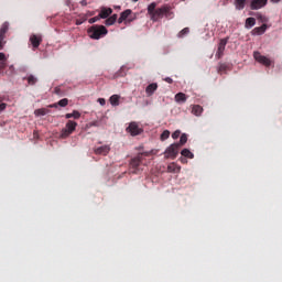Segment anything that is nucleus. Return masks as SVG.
Masks as SVG:
<instances>
[{"instance_id": "nucleus-1", "label": "nucleus", "mask_w": 282, "mask_h": 282, "mask_svg": "<svg viewBox=\"0 0 282 282\" xmlns=\"http://www.w3.org/2000/svg\"><path fill=\"white\" fill-rule=\"evenodd\" d=\"M156 7H158L156 2H152L148 7V13L151 20L158 21L161 18H164V15L165 18H169V19L174 18V13L170 4H163V7H160L158 9Z\"/></svg>"}, {"instance_id": "nucleus-2", "label": "nucleus", "mask_w": 282, "mask_h": 282, "mask_svg": "<svg viewBox=\"0 0 282 282\" xmlns=\"http://www.w3.org/2000/svg\"><path fill=\"white\" fill-rule=\"evenodd\" d=\"M88 34L90 39H101V36H106V34H108V30L105 25H93L89 28Z\"/></svg>"}, {"instance_id": "nucleus-3", "label": "nucleus", "mask_w": 282, "mask_h": 282, "mask_svg": "<svg viewBox=\"0 0 282 282\" xmlns=\"http://www.w3.org/2000/svg\"><path fill=\"white\" fill-rule=\"evenodd\" d=\"M67 120L68 121L66 122L64 129H62V139H67V137H70V133H73V131H75L76 127L78 126V122L75 120H70V118H67Z\"/></svg>"}, {"instance_id": "nucleus-4", "label": "nucleus", "mask_w": 282, "mask_h": 282, "mask_svg": "<svg viewBox=\"0 0 282 282\" xmlns=\"http://www.w3.org/2000/svg\"><path fill=\"white\" fill-rule=\"evenodd\" d=\"M178 152H180L178 143H172L165 149V152H164L165 159L176 160Z\"/></svg>"}, {"instance_id": "nucleus-5", "label": "nucleus", "mask_w": 282, "mask_h": 282, "mask_svg": "<svg viewBox=\"0 0 282 282\" xmlns=\"http://www.w3.org/2000/svg\"><path fill=\"white\" fill-rule=\"evenodd\" d=\"M269 0H250V9L252 11H259V9H264Z\"/></svg>"}, {"instance_id": "nucleus-6", "label": "nucleus", "mask_w": 282, "mask_h": 282, "mask_svg": "<svg viewBox=\"0 0 282 282\" xmlns=\"http://www.w3.org/2000/svg\"><path fill=\"white\" fill-rule=\"evenodd\" d=\"M142 154H137V158H133L130 162V166L132 169V173H139L140 169V164H142Z\"/></svg>"}, {"instance_id": "nucleus-7", "label": "nucleus", "mask_w": 282, "mask_h": 282, "mask_svg": "<svg viewBox=\"0 0 282 282\" xmlns=\"http://www.w3.org/2000/svg\"><path fill=\"white\" fill-rule=\"evenodd\" d=\"M9 30V22H3V25L0 28V51H2L4 48V39H6V34Z\"/></svg>"}, {"instance_id": "nucleus-8", "label": "nucleus", "mask_w": 282, "mask_h": 282, "mask_svg": "<svg viewBox=\"0 0 282 282\" xmlns=\"http://www.w3.org/2000/svg\"><path fill=\"white\" fill-rule=\"evenodd\" d=\"M253 57L254 59H257V62H260V64H264V66H271L272 64V59H270V57L261 55V53H259L258 51L253 53Z\"/></svg>"}, {"instance_id": "nucleus-9", "label": "nucleus", "mask_w": 282, "mask_h": 282, "mask_svg": "<svg viewBox=\"0 0 282 282\" xmlns=\"http://www.w3.org/2000/svg\"><path fill=\"white\" fill-rule=\"evenodd\" d=\"M127 131H129L132 137H138L139 133H142L143 129L139 127L138 122H130L129 127H127Z\"/></svg>"}, {"instance_id": "nucleus-10", "label": "nucleus", "mask_w": 282, "mask_h": 282, "mask_svg": "<svg viewBox=\"0 0 282 282\" xmlns=\"http://www.w3.org/2000/svg\"><path fill=\"white\" fill-rule=\"evenodd\" d=\"M135 18L137 14L134 13V15H132L131 9H126V11H122V13L120 14L118 22L121 23L123 22V20H129L131 22L132 20H135Z\"/></svg>"}, {"instance_id": "nucleus-11", "label": "nucleus", "mask_w": 282, "mask_h": 282, "mask_svg": "<svg viewBox=\"0 0 282 282\" xmlns=\"http://www.w3.org/2000/svg\"><path fill=\"white\" fill-rule=\"evenodd\" d=\"M227 43H228V39H220L218 43V51L216 53V56L218 58L223 57Z\"/></svg>"}, {"instance_id": "nucleus-12", "label": "nucleus", "mask_w": 282, "mask_h": 282, "mask_svg": "<svg viewBox=\"0 0 282 282\" xmlns=\"http://www.w3.org/2000/svg\"><path fill=\"white\" fill-rule=\"evenodd\" d=\"M110 150V145H99L98 148H95V153L96 155H109Z\"/></svg>"}, {"instance_id": "nucleus-13", "label": "nucleus", "mask_w": 282, "mask_h": 282, "mask_svg": "<svg viewBox=\"0 0 282 282\" xmlns=\"http://www.w3.org/2000/svg\"><path fill=\"white\" fill-rule=\"evenodd\" d=\"M30 41L33 45V48H39V45H41L43 39L40 34H31Z\"/></svg>"}, {"instance_id": "nucleus-14", "label": "nucleus", "mask_w": 282, "mask_h": 282, "mask_svg": "<svg viewBox=\"0 0 282 282\" xmlns=\"http://www.w3.org/2000/svg\"><path fill=\"white\" fill-rule=\"evenodd\" d=\"M267 30H268V25H261L260 28H253V30L251 31V34L253 36L265 34Z\"/></svg>"}, {"instance_id": "nucleus-15", "label": "nucleus", "mask_w": 282, "mask_h": 282, "mask_svg": "<svg viewBox=\"0 0 282 282\" xmlns=\"http://www.w3.org/2000/svg\"><path fill=\"white\" fill-rule=\"evenodd\" d=\"M158 87V83H150V85H148V87L145 88L147 95H153L156 91Z\"/></svg>"}, {"instance_id": "nucleus-16", "label": "nucleus", "mask_w": 282, "mask_h": 282, "mask_svg": "<svg viewBox=\"0 0 282 282\" xmlns=\"http://www.w3.org/2000/svg\"><path fill=\"white\" fill-rule=\"evenodd\" d=\"M182 166L180 164H176V162H172L167 165V171L170 173H178L181 171Z\"/></svg>"}, {"instance_id": "nucleus-17", "label": "nucleus", "mask_w": 282, "mask_h": 282, "mask_svg": "<svg viewBox=\"0 0 282 282\" xmlns=\"http://www.w3.org/2000/svg\"><path fill=\"white\" fill-rule=\"evenodd\" d=\"M116 20H118V14L113 13V15H108L107 20H105V25H115Z\"/></svg>"}, {"instance_id": "nucleus-18", "label": "nucleus", "mask_w": 282, "mask_h": 282, "mask_svg": "<svg viewBox=\"0 0 282 282\" xmlns=\"http://www.w3.org/2000/svg\"><path fill=\"white\" fill-rule=\"evenodd\" d=\"M203 111H204V108L199 104H196L195 106L192 107V113L194 116H202Z\"/></svg>"}, {"instance_id": "nucleus-19", "label": "nucleus", "mask_w": 282, "mask_h": 282, "mask_svg": "<svg viewBox=\"0 0 282 282\" xmlns=\"http://www.w3.org/2000/svg\"><path fill=\"white\" fill-rule=\"evenodd\" d=\"M112 9L111 8H102L99 13V18H106L108 20L109 15H111Z\"/></svg>"}, {"instance_id": "nucleus-20", "label": "nucleus", "mask_w": 282, "mask_h": 282, "mask_svg": "<svg viewBox=\"0 0 282 282\" xmlns=\"http://www.w3.org/2000/svg\"><path fill=\"white\" fill-rule=\"evenodd\" d=\"M47 113H51L50 108H36L34 110L35 116H47Z\"/></svg>"}, {"instance_id": "nucleus-21", "label": "nucleus", "mask_w": 282, "mask_h": 282, "mask_svg": "<svg viewBox=\"0 0 282 282\" xmlns=\"http://www.w3.org/2000/svg\"><path fill=\"white\" fill-rule=\"evenodd\" d=\"M254 25H256V18L250 17L246 19L245 28L250 30L251 28H254Z\"/></svg>"}, {"instance_id": "nucleus-22", "label": "nucleus", "mask_w": 282, "mask_h": 282, "mask_svg": "<svg viewBox=\"0 0 282 282\" xmlns=\"http://www.w3.org/2000/svg\"><path fill=\"white\" fill-rule=\"evenodd\" d=\"M181 155H183L184 158H188L189 160L194 159V152H192V150H189L188 148H184L181 152Z\"/></svg>"}, {"instance_id": "nucleus-23", "label": "nucleus", "mask_w": 282, "mask_h": 282, "mask_svg": "<svg viewBox=\"0 0 282 282\" xmlns=\"http://www.w3.org/2000/svg\"><path fill=\"white\" fill-rule=\"evenodd\" d=\"M80 116V110H73V113H66L65 118H74V120H78Z\"/></svg>"}, {"instance_id": "nucleus-24", "label": "nucleus", "mask_w": 282, "mask_h": 282, "mask_svg": "<svg viewBox=\"0 0 282 282\" xmlns=\"http://www.w3.org/2000/svg\"><path fill=\"white\" fill-rule=\"evenodd\" d=\"M6 66H7L6 53H0V69H6Z\"/></svg>"}, {"instance_id": "nucleus-25", "label": "nucleus", "mask_w": 282, "mask_h": 282, "mask_svg": "<svg viewBox=\"0 0 282 282\" xmlns=\"http://www.w3.org/2000/svg\"><path fill=\"white\" fill-rule=\"evenodd\" d=\"M235 4L238 11H242V9L246 7V0H235Z\"/></svg>"}, {"instance_id": "nucleus-26", "label": "nucleus", "mask_w": 282, "mask_h": 282, "mask_svg": "<svg viewBox=\"0 0 282 282\" xmlns=\"http://www.w3.org/2000/svg\"><path fill=\"white\" fill-rule=\"evenodd\" d=\"M175 100L177 101V102H185L186 100H187V97H186V95L184 94V93H177L176 95H175Z\"/></svg>"}, {"instance_id": "nucleus-27", "label": "nucleus", "mask_w": 282, "mask_h": 282, "mask_svg": "<svg viewBox=\"0 0 282 282\" xmlns=\"http://www.w3.org/2000/svg\"><path fill=\"white\" fill-rule=\"evenodd\" d=\"M110 104L112 106H119V104H120V96L119 95H112L110 97Z\"/></svg>"}, {"instance_id": "nucleus-28", "label": "nucleus", "mask_w": 282, "mask_h": 282, "mask_svg": "<svg viewBox=\"0 0 282 282\" xmlns=\"http://www.w3.org/2000/svg\"><path fill=\"white\" fill-rule=\"evenodd\" d=\"M187 141H188L187 134H182L180 138V142L177 143L178 151H180V148H182V145H185V143H187Z\"/></svg>"}, {"instance_id": "nucleus-29", "label": "nucleus", "mask_w": 282, "mask_h": 282, "mask_svg": "<svg viewBox=\"0 0 282 282\" xmlns=\"http://www.w3.org/2000/svg\"><path fill=\"white\" fill-rule=\"evenodd\" d=\"M228 69V64L226 63H220L218 65V74H225Z\"/></svg>"}, {"instance_id": "nucleus-30", "label": "nucleus", "mask_w": 282, "mask_h": 282, "mask_svg": "<svg viewBox=\"0 0 282 282\" xmlns=\"http://www.w3.org/2000/svg\"><path fill=\"white\" fill-rule=\"evenodd\" d=\"M258 20H260V22H262V25H267V22L269 20V18H267V15H263L262 13H256Z\"/></svg>"}, {"instance_id": "nucleus-31", "label": "nucleus", "mask_w": 282, "mask_h": 282, "mask_svg": "<svg viewBox=\"0 0 282 282\" xmlns=\"http://www.w3.org/2000/svg\"><path fill=\"white\" fill-rule=\"evenodd\" d=\"M171 132L169 129H164V132L161 134V141H166V139H170Z\"/></svg>"}, {"instance_id": "nucleus-32", "label": "nucleus", "mask_w": 282, "mask_h": 282, "mask_svg": "<svg viewBox=\"0 0 282 282\" xmlns=\"http://www.w3.org/2000/svg\"><path fill=\"white\" fill-rule=\"evenodd\" d=\"M189 32H191L189 28H184L183 30H181V32H178L177 36L182 39L186 36V34H189Z\"/></svg>"}, {"instance_id": "nucleus-33", "label": "nucleus", "mask_w": 282, "mask_h": 282, "mask_svg": "<svg viewBox=\"0 0 282 282\" xmlns=\"http://www.w3.org/2000/svg\"><path fill=\"white\" fill-rule=\"evenodd\" d=\"M7 74H8L9 76H13V74H15V66H14L13 64H11V65L9 66V69H8V72H7Z\"/></svg>"}, {"instance_id": "nucleus-34", "label": "nucleus", "mask_w": 282, "mask_h": 282, "mask_svg": "<svg viewBox=\"0 0 282 282\" xmlns=\"http://www.w3.org/2000/svg\"><path fill=\"white\" fill-rule=\"evenodd\" d=\"M36 80H37V78L33 75L29 76V78H28V83L30 85H35Z\"/></svg>"}, {"instance_id": "nucleus-35", "label": "nucleus", "mask_w": 282, "mask_h": 282, "mask_svg": "<svg viewBox=\"0 0 282 282\" xmlns=\"http://www.w3.org/2000/svg\"><path fill=\"white\" fill-rule=\"evenodd\" d=\"M98 20H100V14L95 15L94 18H89L90 25L94 26V22H97Z\"/></svg>"}, {"instance_id": "nucleus-36", "label": "nucleus", "mask_w": 282, "mask_h": 282, "mask_svg": "<svg viewBox=\"0 0 282 282\" xmlns=\"http://www.w3.org/2000/svg\"><path fill=\"white\" fill-rule=\"evenodd\" d=\"M67 104H69V99L67 98L59 99L58 101V106H67Z\"/></svg>"}, {"instance_id": "nucleus-37", "label": "nucleus", "mask_w": 282, "mask_h": 282, "mask_svg": "<svg viewBox=\"0 0 282 282\" xmlns=\"http://www.w3.org/2000/svg\"><path fill=\"white\" fill-rule=\"evenodd\" d=\"M180 137H181V130L176 129V131L173 132V134H172V139H178Z\"/></svg>"}, {"instance_id": "nucleus-38", "label": "nucleus", "mask_w": 282, "mask_h": 282, "mask_svg": "<svg viewBox=\"0 0 282 282\" xmlns=\"http://www.w3.org/2000/svg\"><path fill=\"white\" fill-rule=\"evenodd\" d=\"M8 104H0V111H6V108H7Z\"/></svg>"}, {"instance_id": "nucleus-39", "label": "nucleus", "mask_w": 282, "mask_h": 282, "mask_svg": "<svg viewBox=\"0 0 282 282\" xmlns=\"http://www.w3.org/2000/svg\"><path fill=\"white\" fill-rule=\"evenodd\" d=\"M88 19V15H80V22H82V25H83V22H85V20Z\"/></svg>"}, {"instance_id": "nucleus-40", "label": "nucleus", "mask_w": 282, "mask_h": 282, "mask_svg": "<svg viewBox=\"0 0 282 282\" xmlns=\"http://www.w3.org/2000/svg\"><path fill=\"white\" fill-rule=\"evenodd\" d=\"M80 4H82V7H87V6H88V2H87V0H82V1H80Z\"/></svg>"}, {"instance_id": "nucleus-41", "label": "nucleus", "mask_w": 282, "mask_h": 282, "mask_svg": "<svg viewBox=\"0 0 282 282\" xmlns=\"http://www.w3.org/2000/svg\"><path fill=\"white\" fill-rule=\"evenodd\" d=\"M164 80L166 82V83H173V78H171L170 76H167L166 78H164Z\"/></svg>"}, {"instance_id": "nucleus-42", "label": "nucleus", "mask_w": 282, "mask_h": 282, "mask_svg": "<svg viewBox=\"0 0 282 282\" xmlns=\"http://www.w3.org/2000/svg\"><path fill=\"white\" fill-rule=\"evenodd\" d=\"M98 101H99V104H101V106H105V104H106V99H104V98H99Z\"/></svg>"}, {"instance_id": "nucleus-43", "label": "nucleus", "mask_w": 282, "mask_h": 282, "mask_svg": "<svg viewBox=\"0 0 282 282\" xmlns=\"http://www.w3.org/2000/svg\"><path fill=\"white\" fill-rule=\"evenodd\" d=\"M76 25H82V15L79 17L78 20H76Z\"/></svg>"}, {"instance_id": "nucleus-44", "label": "nucleus", "mask_w": 282, "mask_h": 282, "mask_svg": "<svg viewBox=\"0 0 282 282\" xmlns=\"http://www.w3.org/2000/svg\"><path fill=\"white\" fill-rule=\"evenodd\" d=\"M58 104H50V108H57Z\"/></svg>"}, {"instance_id": "nucleus-45", "label": "nucleus", "mask_w": 282, "mask_h": 282, "mask_svg": "<svg viewBox=\"0 0 282 282\" xmlns=\"http://www.w3.org/2000/svg\"><path fill=\"white\" fill-rule=\"evenodd\" d=\"M56 95H61V88H55Z\"/></svg>"}, {"instance_id": "nucleus-46", "label": "nucleus", "mask_w": 282, "mask_h": 282, "mask_svg": "<svg viewBox=\"0 0 282 282\" xmlns=\"http://www.w3.org/2000/svg\"><path fill=\"white\" fill-rule=\"evenodd\" d=\"M273 4H279V1H282V0H271Z\"/></svg>"}, {"instance_id": "nucleus-47", "label": "nucleus", "mask_w": 282, "mask_h": 282, "mask_svg": "<svg viewBox=\"0 0 282 282\" xmlns=\"http://www.w3.org/2000/svg\"><path fill=\"white\" fill-rule=\"evenodd\" d=\"M88 15H94V11H88L87 18H88Z\"/></svg>"}, {"instance_id": "nucleus-48", "label": "nucleus", "mask_w": 282, "mask_h": 282, "mask_svg": "<svg viewBox=\"0 0 282 282\" xmlns=\"http://www.w3.org/2000/svg\"><path fill=\"white\" fill-rule=\"evenodd\" d=\"M181 162H187V160H185L184 154L183 158H181Z\"/></svg>"}, {"instance_id": "nucleus-49", "label": "nucleus", "mask_w": 282, "mask_h": 282, "mask_svg": "<svg viewBox=\"0 0 282 282\" xmlns=\"http://www.w3.org/2000/svg\"><path fill=\"white\" fill-rule=\"evenodd\" d=\"M132 1H139V0H132Z\"/></svg>"}]
</instances>
